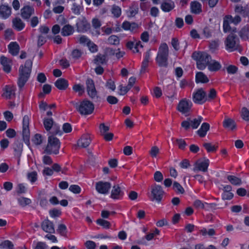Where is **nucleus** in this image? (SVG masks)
<instances>
[{
    "instance_id": "nucleus-1",
    "label": "nucleus",
    "mask_w": 249,
    "mask_h": 249,
    "mask_svg": "<svg viewBox=\"0 0 249 249\" xmlns=\"http://www.w3.org/2000/svg\"><path fill=\"white\" fill-rule=\"evenodd\" d=\"M32 61L31 60H27L24 66H21L19 68V76L18 80V86L19 88H22L27 81L31 71Z\"/></svg>"
},
{
    "instance_id": "nucleus-2",
    "label": "nucleus",
    "mask_w": 249,
    "mask_h": 249,
    "mask_svg": "<svg viewBox=\"0 0 249 249\" xmlns=\"http://www.w3.org/2000/svg\"><path fill=\"white\" fill-rule=\"evenodd\" d=\"M192 58L196 62L197 68L203 70L207 68L212 57L206 52H195L192 55Z\"/></svg>"
},
{
    "instance_id": "nucleus-3",
    "label": "nucleus",
    "mask_w": 249,
    "mask_h": 249,
    "mask_svg": "<svg viewBox=\"0 0 249 249\" xmlns=\"http://www.w3.org/2000/svg\"><path fill=\"white\" fill-rule=\"evenodd\" d=\"M169 55V48L167 44L162 43L158 50L156 61L158 66L161 67H167Z\"/></svg>"
},
{
    "instance_id": "nucleus-4",
    "label": "nucleus",
    "mask_w": 249,
    "mask_h": 249,
    "mask_svg": "<svg viewBox=\"0 0 249 249\" xmlns=\"http://www.w3.org/2000/svg\"><path fill=\"white\" fill-rule=\"evenodd\" d=\"M225 44L227 50L230 52L241 50L240 41L238 37L233 34L229 35L225 41Z\"/></svg>"
},
{
    "instance_id": "nucleus-5",
    "label": "nucleus",
    "mask_w": 249,
    "mask_h": 249,
    "mask_svg": "<svg viewBox=\"0 0 249 249\" xmlns=\"http://www.w3.org/2000/svg\"><path fill=\"white\" fill-rule=\"evenodd\" d=\"M71 103L82 115L90 114L92 113L94 108L93 104L88 100H84L80 104L74 102H71Z\"/></svg>"
},
{
    "instance_id": "nucleus-6",
    "label": "nucleus",
    "mask_w": 249,
    "mask_h": 249,
    "mask_svg": "<svg viewBox=\"0 0 249 249\" xmlns=\"http://www.w3.org/2000/svg\"><path fill=\"white\" fill-rule=\"evenodd\" d=\"M60 145L59 140L56 137L50 136L48 138V142L45 152L50 154H57L59 151Z\"/></svg>"
},
{
    "instance_id": "nucleus-7",
    "label": "nucleus",
    "mask_w": 249,
    "mask_h": 249,
    "mask_svg": "<svg viewBox=\"0 0 249 249\" xmlns=\"http://www.w3.org/2000/svg\"><path fill=\"white\" fill-rule=\"evenodd\" d=\"M151 196H149L151 200L160 202L162 198L164 191L160 185L154 184L151 186Z\"/></svg>"
},
{
    "instance_id": "nucleus-8",
    "label": "nucleus",
    "mask_w": 249,
    "mask_h": 249,
    "mask_svg": "<svg viewBox=\"0 0 249 249\" xmlns=\"http://www.w3.org/2000/svg\"><path fill=\"white\" fill-rule=\"evenodd\" d=\"M202 120L203 118L201 116H198L197 118L193 119L188 118L181 123V125L185 130H188L190 127H192L193 129H196Z\"/></svg>"
},
{
    "instance_id": "nucleus-9",
    "label": "nucleus",
    "mask_w": 249,
    "mask_h": 249,
    "mask_svg": "<svg viewBox=\"0 0 249 249\" xmlns=\"http://www.w3.org/2000/svg\"><path fill=\"white\" fill-rule=\"evenodd\" d=\"M29 117L28 115H25L22 119V136L25 143L29 145L30 143V133L29 128Z\"/></svg>"
},
{
    "instance_id": "nucleus-10",
    "label": "nucleus",
    "mask_w": 249,
    "mask_h": 249,
    "mask_svg": "<svg viewBox=\"0 0 249 249\" xmlns=\"http://www.w3.org/2000/svg\"><path fill=\"white\" fill-rule=\"evenodd\" d=\"M193 106V104L191 100L183 98L181 100L177 107V109L182 114L186 116L188 115Z\"/></svg>"
},
{
    "instance_id": "nucleus-11",
    "label": "nucleus",
    "mask_w": 249,
    "mask_h": 249,
    "mask_svg": "<svg viewBox=\"0 0 249 249\" xmlns=\"http://www.w3.org/2000/svg\"><path fill=\"white\" fill-rule=\"evenodd\" d=\"M76 31L78 33H84L90 28V25L87 19L83 17L77 18L76 22Z\"/></svg>"
},
{
    "instance_id": "nucleus-12",
    "label": "nucleus",
    "mask_w": 249,
    "mask_h": 249,
    "mask_svg": "<svg viewBox=\"0 0 249 249\" xmlns=\"http://www.w3.org/2000/svg\"><path fill=\"white\" fill-rule=\"evenodd\" d=\"M193 102L197 104H202L207 101L206 93L202 89H199L193 93Z\"/></svg>"
},
{
    "instance_id": "nucleus-13",
    "label": "nucleus",
    "mask_w": 249,
    "mask_h": 249,
    "mask_svg": "<svg viewBox=\"0 0 249 249\" xmlns=\"http://www.w3.org/2000/svg\"><path fill=\"white\" fill-rule=\"evenodd\" d=\"M209 163V160L206 159L198 160L194 164L193 171L195 172L198 171L205 172L208 170Z\"/></svg>"
},
{
    "instance_id": "nucleus-14",
    "label": "nucleus",
    "mask_w": 249,
    "mask_h": 249,
    "mask_svg": "<svg viewBox=\"0 0 249 249\" xmlns=\"http://www.w3.org/2000/svg\"><path fill=\"white\" fill-rule=\"evenodd\" d=\"M111 185L108 182L99 181L96 183V191L100 194H107L111 188Z\"/></svg>"
},
{
    "instance_id": "nucleus-15",
    "label": "nucleus",
    "mask_w": 249,
    "mask_h": 249,
    "mask_svg": "<svg viewBox=\"0 0 249 249\" xmlns=\"http://www.w3.org/2000/svg\"><path fill=\"white\" fill-rule=\"evenodd\" d=\"M123 189L118 184L113 186L110 195V197L113 199H120L124 196Z\"/></svg>"
},
{
    "instance_id": "nucleus-16",
    "label": "nucleus",
    "mask_w": 249,
    "mask_h": 249,
    "mask_svg": "<svg viewBox=\"0 0 249 249\" xmlns=\"http://www.w3.org/2000/svg\"><path fill=\"white\" fill-rule=\"evenodd\" d=\"M126 46L128 49L132 50L133 52L134 53H138L139 49L143 47L141 41L135 38L132 41H128L126 43Z\"/></svg>"
},
{
    "instance_id": "nucleus-17",
    "label": "nucleus",
    "mask_w": 249,
    "mask_h": 249,
    "mask_svg": "<svg viewBox=\"0 0 249 249\" xmlns=\"http://www.w3.org/2000/svg\"><path fill=\"white\" fill-rule=\"evenodd\" d=\"M87 90L89 95L92 98H94L97 96V91L95 88L93 81L90 79H88L86 81Z\"/></svg>"
},
{
    "instance_id": "nucleus-18",
    "label": "nucleus",
    "mask_w": 249,
    "mask_h": 249,
    "mask_svg": "<svg viewBox=\"0 0 249 249\" xmlns=\"http://www.w3.org/2000/svg\"><path fill=\"white\" fill-rule=\"evenodd\" d=\"M34 12L35 10L33 7L25 6L21 9V16L25 19H29Z\"/></svg>"
},
{
    "instance_id": "nucleus-19",
    "label": "nucleus",
    "mask_w": 249,
    "mask_h": 249,
    "mask_svg": "<svg viewBox=\"0 0 249 249\" xmlns=\"http://www.w3.org/2000/svg\"><path fill=\"white\" fill-rule=\"evenodd\" d=\"M4 96L7 99H11L15 95L16 87L13 85H6L4 88Z\"/></svg>"
},
{
    "instance_id": "nucleus-20",
    "label": "nucleus",
    "mask_w": 249,
    "mask_h": 249,
    "mask_svg": "<svg viewBox=\"0 0 249 249\" xmlns=\"http://www.w3.org/2000/svg\"><path fill=\"white\" fill-rule=\"evenodd\" d=\"M11 15V8L7 5H2L0 6V18L5 19Z\"/></svg>"
},
{
    "instance_id": "nucleus-21",
    "label": "nucleus",
    "mask_w": 249,
    "mask_h": 249,
    "mask_svg": "<svg viewBox=\"0 0 249 249\" xmlns=\"http://www.w3.org/2000/svg\"><path fill=\"white\" fill-rule=\"evenodd\" d=\"M42 230L49 233H54V229L53 223L48 219L43 221L41 224Z\"/></svg>"
},
{
    "instance_id": "nucleus-22",
    "label": "nucleus",
    "mask_w": 249,
    "mask_h": 249,
    "mask_svg": "<svg viewBox=\"0 0 249 249\" xmlns=\"http://www.w3.org/2000/svg\"><path fill=\"white\" fill-rule=\"evenodd\" d=\"M25 25V23L19 18H15L12 19V27L18 31L23 30Z\"/></svg>"
},
{
    "instance_id": "nucleus-23",
    "label": "nucleus",
    "mask_w": 249,
    "mask_h": 249,
    "mask_svg": "<svg viewBox=\"0 0 249 249\" xmlns=\"http://www.w3.org/2000/svg\"><path fill=\"white\" fill-rule=\"evenodd\" d=\"M175 7V3L172 0H164L161 3L160 8L165 12H169Z\"/></svg>"
},
{
    "instance_id": "nucleus-24",
    "label": "nucleus",
    "mask_w": 249,
    "mask_h": 249,
    "mask_svg": "<svg viewBox=\"0 0 249 249\" xmlns=\"http://www.w3.org/2000/svg\"><path fill=\"white\" fill-rule=\"evenodd\" d=\"M92 26L95 29L92 32V34L94 36H98L100 34L99 29L101 26L100 20L97 18H93L91 21Z\"/></svg>"
},
{
    "instance_id": "nucleus-25",
    "label": "nucleus",
    "mask_w": 249,
    "mask_h": 249,
    "mask_svg": "<svg viewBox=\"0 0 249 249\" xmlns=\"http://www.w3.org/2000/svg\"><path fill=\"white\" fill-rule=\"evenodd\" d=\"M0 63L3 66V70L6 72H9L11 68V61L4 56L0 58Z\"/></svg>"
},
{
    "instance_id": "nucleus-26",
    "label": "nucleus",
    "mask_w": 249,
    "mask_h": 249,
    "mask_svg": "<svg viewBox=\"0 0 249 249\" xmlns=\"http://www.w3.org/2000/svg\"><path fill=\"white\" fill-rule=\"evenodd\" d=\"M207 67L210 71L214 72L220 70L221 65L219 62L211 58Z\"/></svg>"
},
{
    "instance_id": "nucleus-27",
    "label": "nucleus",
    "mask_w": 249,
    "mask_h": 249,
    "mask_svg": "<svg viewBox=\"0 0 249 249\" xmlns=\"http://www.w3.org/2000/svg\"><path fill=\"white\" fill-rule=\"evenodd\" d=\"M235 12L237 14H241L243 17L248 18V22H249V11L247 10L245 7L241 5H237L234 9Z\"/></svg>"
},
{
    "instance_id": "nucleus-28",
    "label": "nucleus",
    "mask_w": 249,
    "mask_h": 249,
    "mask_svg": "<svg viewBox=\"0 0 249 249\" xmlns=\"http://www.w3.org/2000/svg\"><path fill=\"white\" fill-rule=\"evenodd\" d=\"M74 31L73 26L70 24H66L62 27L61 34L64 36H67L72 35Z\"/></svg>"
},
{
    "instance_id": "nucleus-29",
    "label": "nucleus",
    "mask_w": 249,
    "mask_h": 249,
    "mask_svg": "<svg viewBox=\"0 0 249 249\" xmlns=\"http://www.w3.org/2000/svg\"><path fill=\"white\" fill-rule=\"evenodd\" d=\"M90 138L88 135H84L77 142V144L79 146L81 147H87L90 143Z\"/></svg>"
},
{
    "instance_id": "nucleus-30",
    "label": "nucleus",
    "mask_w": 249,
    "mask_h": 249,
    "mask_svg": "<svg viewBox=\"0 0 249 249\" xmlns=\"http://www.w3.org/2000/svg\"><path fill=\"white\" fill-rule=\"evenodd\" d=\"M55 87L60 90H65L68 87L67 80L63 78L58 79L54 83Z\"/></svg>"
},
{
    "instance_id": "nucleus-31",
    "label": "nucleus",
    "mask_w": 249,
    "mask_h": 249,
    "mask_svg": "<svg viewBox=\"0 0 249 249\" xmlns=\"http://www.w3.org/2000/svg\"><path fill=\"white\" fill-rule=\"evenodd\" d=\"M9 52L13 55H16L19 51V46L16 42H11L8 46Z\"/></svg>"
},
{
    "instance_id": "nucleus-32",
    "label": "nucleus",
    "mask_w": 249,
    "mask_h": 249,
    "mask_svg": "<svg viewBox=\"0 0 249 249\" xmlns=\"http://www.w3.org/2000/svg\"><path fill=\"white\" fill-rule=\"evenodd\" d=\"M190 6L191 12L194 14H199L202 11L201 4L196 1L191 2Z\"/></svg>"
},
{
    "instance_id": "nucleus-33",
    "label": "nucleus",
    "mask_w": 249,
    "mask_h": 249,
    "mask_svg": "<svg viewBox=\"0 0 249 249\" xmlns=\"http://www.w3.org/2000/svg\"><path fill=\"white\" fill-rule=\"evenodd\" d=\"M223 126L228 128L230 130H233L236 128V124L234 121L230 118L225 117L223 123Z\"/></svg>"
},
{
    "instance_id": "nucleus-34",
    "label": "nucleus",
    "mask_w": 249,
    "mask_h": 249,
    "mask_svg": "<svg viewBox=\"0 0 249 249\" xmlns=\"http://www.w3.org/2000/svg\"><path fill=\"white\" fill-rule=\"evenodd\" d=\"M209 129V124L207 123H203L201 124L200 128L197 131V133L200 137H204L206 136Z\"/></svg>"
},
{
    "instance_id": "nucleus-35",
    "label": "nucleus",
    "mask_w": 249,
    "mask_h": 249,
    "mask_svg": "<svg viewBox=\"0 0 249 249\" xmlns=\"http://www.w3.org/2000/svg\"><path fill=\"white\" fill-rule=\"evenodd\" d=\"M139 11V6L137 4H132L127 10L126 13L128 17H134L138 14Z\"/></svg>"
},
{
    "instance_id": "nucleus-36",
    "label": "nucleus",
    "mask_w": 249,
    "mask_h": 249,
    "mask_svg": "<svg viewBox=\"0 0 249 249\" xmlns=\"http://www.w3.org/2000/svg\"><path fill=\"white\" fill-rule=\"evenodd\" d=\"M82 1L73 2L71 5V10L75 15H79L80 11L82 9Z\"/></svg>"
},
{
    "instance_id": "nucleus-37",
    "label": "nucleus",
    "mask_w": 249,
    "mask_h": 249,
    "mask_svg": "<svg viewBox=\"0 0 249 249\" xmlns=\"http://www.w3.org/2000/svg\"><path fill=\"white\" fill-rule=\"evenodd\" d=\"M122 27L124 30L133 31L138 28V25L134 22L130 23L126 21L123 23Z\"/></svg>"
},
{
    "instance_id": "nucleus-38",
    "label": "nucleus",
    "mask_w": 249,
    "mask_h": 249,
    "mask_svg": "<svg viewBox=\"0 0 249 249\" xmlns=\"http://www.w3.org/2000/svg\"><path fill=\"white\" fill-rule=\"evenodd\" d=\"M239 35L242 39L246 40L249 38V28L248 26H244L239 32Z\"/></svg>"
},
{
    "instance_id": "nucleus-39",
    "label": "nucleus",
    "mask_w": 249,
    "mask_h": 249,
    "mask_svg": "<svg viewBox=\"0 0 249 249\" xmlns=\"http://www.w3.org/2000/svg\"><path fill=\"white\" fill-rule=\"evenodd\" d=\"M196 83H207L209 79L207 76L202 72H198L196 75Z\"/></svg>"
},
{
    "instance_id": "nucleus-40",
    "label": "nucleus",
    "mask_w": 249,
    "mask_h": 249,
    "mask_svg": "<svg viewBox=\"0 0 249 249\" xmlns=\"http://www.w3.org/2000/svg\"><path fill=\"white\" fill-rule=\"evenodd\" d=\"M77 42L83 46H87L90 40L85 35H79L76 37Z\"/></svg>"
},
{
    "instance_id": "nucleus-41",
    "label": "nucleus",
    "mask_w": 249,
    "mask_h": 249,
    "mask_svg": "<svg viewBox=\"0 0 249 249\" xmlns=\"http://www.w3.org/2000/svg\"><path fill=\"white\" fill-rule=\"evenodd\" d=\"M54 124L52 118H45L43 120V124L45 129L47 131L51 130V128Z\"/></svg>"
},
{
    "instance_id": "nucleus-42",
    "label": "nucleus",
    "mask_w": 249,
    "mask_h": 249,
    "mask_svg": "<svg viewBox=\"0 0 249 249\" xmlns=\"http://www.w3.org/2000/svg\"><path fill=\"white\" fill-rule=\"evenodd\" d=\"M227 179L230 183L233 185L239 186L242 184V180L241 178L234 176H228Z\"/></svg>"
},
{
    "instance_id": "nucleus-43",
    "label": "nucleus",
    "mask_w": 249,
    "mask_h": 249,
    "mask_svg": "<svg viewBox=\"0 0 249 249\" xmlns=\"http://www.w3.org/2000/svg\"><path fill=\"white\" fill-rule=\"evenodd\" d=\"M50 131L53 134L59 135H61L62 134V131L61 129L60 126L55 123Z\"/></svg>"
},
{
    "instance_id": "nucleus-44",
    "label": "nucleus",
    "mask_w": 249,
    "mask_h": 249,
    "mask_svg": "<svg viewBox=\"0 0 249 249\" xmlns=\"http://www.w3.org/2000/svg\"><path fill=\"white\" fill-rule=\"evenodd\" d=\"M106 55L101 54L97 55L94 60V63L96 65L104 64L106 63Z\"/></svg>"
},
{
    "instance_id": "nucleus-45",
    "label": "nucleus",
    "mask_w": 249,
    "mask_h": 249,
    "mask_svg": "<svg viewBox=\"0 0 249 249\" xmlns=\"http://www.w3.org/2000/svg\"><path fill=\"white\" fill-rule=\"evenodd\" d=\"M13 244L9 240H5L0 243V249H13Z\"/></svg>"
},
{
    "instance_id": "nucleus-46",
    "label": "nucleus",
    "mask_w": 249,
    "mask_h": 249,
    "mask_svg": "<svg viewBox=\"0 0 249 249\" xmlns=\"http://www.w3.org/2000/svg\"><path fill=\"white\" fill-rule=\"evenodd\" d=\"M18 201L19 205L21 207H25L31 203L30 199L25 197H19L18 199Z\"/></svg>"
},
{
    "instance_id": "nucleus-47",
    "label": "nucleus",
    "mask_w": 249,
    "mask_h": 249,
    "mask_svg": "<svg viewBox=\"0 0 249 249\" xmlns=\"http://www.w3.org/2000/svg\"><path fill=\"white\" fill-rule=\"evenodd\" d=\"M227 18L229 21H231V22L234 25L239 24L241 21V18L239 15H236L234 17L231 15H227Z\"/></svg>"
},
{
    "instance_id": "nucleus-48",
    "label": "nucleus",
    "mask_w": 249,
    "mask_h": 249,
    "mask_svg": "<svg viewBox=\"0 0 249 249\" xmlns=\"http://www.w3.org/2000/svg\"><path fill=\"white\" fill-rule=\"evenodd\" d=\"M96 223L98 225L107 229H109L110 226V223L109 222L101 218L97 219Z\"/></svg>"
},
{
    "instance_id": "nucleus-49",
    "label": "nucleus",
    "mask_w": 249,
    "mask_h": 249,
    "mask_svg": "<svg viewBox=\"0 0 249 249\" xmlns=\"http://www.w3.org/2000/svg\"><path fill=\"white\" fill-rule=\"evenodd\" d=\"M241 116L244 120L249 121V110L247 108L244 107L241 109Z\"/></svg>"
},
{
    "instance_id": "nucleus-50",
    "label": "nucleus",
    "mask_w": 249,
    "mask_h": 249,
    "mask_svg": "<svg viewBox=\"0 0 249 249\" xmlns=\"http://www.w3.org/2000/svg\"><path fill=\"white\" fill-rule=\"evenodd\" d=\"M173 189L177 193L183 194L184 190L182 186L177 182H174L173 185Z\"/></svg>"
},
{
    "instance_id": "nucleus-51",
    "label": "nucleus",
    "mask_w": 249,
    "mask_h": 249,
    "mask_svg": "<svg viewBox=\"0 0 249 249\" xmlns=\"http://www.w3.org/2000/svg\"><path fill=\"white\" fill-rule=\"evenodd\" d=\"M231 23V21H229L228 19L227 18V16L224 18L223 21V31L225 33L228 32L231 30V27L230 26V24Z\"/></svg>"
},
{
    "instance_id": "nucleus-52",
    "label": "nucleus",
    "mask_w": 249,
    "mask_h": 249,
    "mask_svg": "<svg viewBox=\"0 0 249 249\" xmlns=\"http://www.w3.org/2000/svg\"><path fill=\"white\" fill-rule=\"evenodd\" d=\"M111 12L112 14H113V15L116 18L119 17L121 16L122 13L121 8L116 5H113L112 6Z\"/></svg>"
},
{
    "instance_id": "nucleus-53",
    "label": "nucleus",
    "mask_w": 249,
    "mask_h": 249,
    "mask_svg": "<svg viewBox=\"0 0 249 249\" xmlns=\"http://www.w3.org/2000/svg\"><path fill=\"white\" fill-rule=\"evenodd\" d=\"M108 43L112 45H118L119 44L120 40L119 37L115 35L110 36L107 39Z\"/></svg>"
},
{
    "instance_id": "nucleus-54",
    "label": "nucleus",
    "mask_w": 249,
    "mask_h": 249,
    "mask_svg": "<svg viewBox=\"0 0 249 249\" xmlns=\"http://www.w3.org/2000/svg\"><path fill=\"white\" fill-rule=\"evenodd\" d=\"M27 191V188L23 183L18 184L17 187V193L18 194L25 193Z\"/></svg>"
},
{
    "instance_id": "nucleus-55",
    "label": "nucleus",
    "mask_w": 249,
    "mask_h": 249,
    "mask_svg": "<svg viewBox=\"0 0 249 249\" xmlns=\"http://www.w3.org/2000/svg\"><path fill=\"white\" fill-rule=\"evenodd\" d=\"M159 153L160 149L156 146H152L149 151V154L152 158H156Z\"/></svg>"
},
{
    "instance_id": "nucleus-56",
    "label": "nucleus",
    "mask_w": 249,
    "mask_h": 249,
    "mask_svg": "<svg viewBox=\"0 0 249 249\" xmlns=\"http://www.w3.org/2000/svg\"><path fill=\"white\" fill-rule=\"evenodd\" d=\"M32 141L36 145H40L42 142V138L40 134H36L33 139Z\"/></svg>"
},
{
    "instance_id": "nucleus-57",
    "label": "nucleus",
    "mask_w": 249,
    "mask_h": 249,
    "mask_svg": "<svg viewBox=\"0 0 249 249\" xmlns=\"http://www.w3.org/2000/svg\"><path fill=\"white\" fill-rule=\"evenodd\" d=\"M28 179L32 182L34 183L37 179V173L35 171L31 172L27 174Z\"/></svg>"
},
{
    "instance_id": "nucleus-58",
    "label": "nucleus",
    "mask_w": 249,
    "mask_h": 249,
    "mask_svg": "<svg viewBox=\"0 0 249 249\" xmlns=\"http://www.w3.org/2000/svg\"><path fill=\"white\" fill-rule=\"evenodd\" d=\"M203 146L208 152H214L216 149V147L215 146V145H213L210 143H205L203 144Z\"/></svg>"
},
{
    "instance_id": "nucleus-59",
    "label": "nucleus",
    "mask_w": 249,
    "mask_h": 249,
    "mask_svg": "<svg viewBox=\"0 0 249 249\" xmlns=\"http://www.w3.org/2000/svg\"><path fill=\"white\" fill-rule=\"evenodd\" d=\"M154 178L156 181L160 182L163 180V176L160 171H157L154 173Z\"/></svg>"
},
{
    "instance_id": "nucleus-60",
    "label": "nucleus",
    "mask_w": 249,
    "mask_h": 249,
    "mask_svg": "<svg viewBox=\"0 0 249 249\" xmlns=\"http://www.w3.org/2000/svg\"><path fill=\"white\" fill-rule=\"evenodd\" d=\"M216 92L213 89H212L210 90L209 93L207 95V101H210L216 97Z\"/></svg>"
},
{
    "instance_id": "nucleus-61",
    "label": "nucleus",
    "mask_w": 249,
    "mask_h": 249,
    "mask_svg": "<svg viewBox=\"0 0 249 249\" xmlns=\"http://www.w3.org/2000/svg\"><path fill=\"white\" fill-rule=\"evenodd\" d=\"M73 89L75 91L78 92L79 95H81L84 92V89L83 86L76 84L73 86Z\"/></svg>"
},
{
    "instance_id": "nucleus-62",
    "label": "nucleus",
    "mask_w": 249,
    "mask_h": 249,
    "mask_svg": "<svg viewBox=\"0 0 249 249\" xmlns=\"http://www.w3.org/2000/svg\"><path fill=\"white\" fill-rule=\"evenodd\" d=\"M72 130V127L71 125L68 123H64L62 126V133H70Z\"/></svg>"
},
{
    "instance_id": "nucleus-63",
    "label": "nucleus",
    "mask_w": 249,
    "mask_h": 249,
    "mask_svg": "<svg viewBox=\"0 0 249 249\" xmlns=\"http://www.w3.org/2000/svg\"><path fill=\"white\" fill-rule=\"evenodd\" d=\"M87 46L89 48V51L92 53H95L98 51L97 46L91 40L90 43H89Z\"/></svg>"
},
{
    "instance_id": "nucleus-64",
    "label": "nucleus",
    "mask_w": 249,
    "mask_h": 249,
    "mask_svg": "<svg viewBox=\"0 0 249 249\" xmlns=\"http://www.w3.org/2000/svg\"><path fill=\"white\" fill-rule=\"evenodd\" d=\"M85 245L87 249H95L96 246L95 243L90 240L86 241Z\"/></svg>"
}]
</instances>
